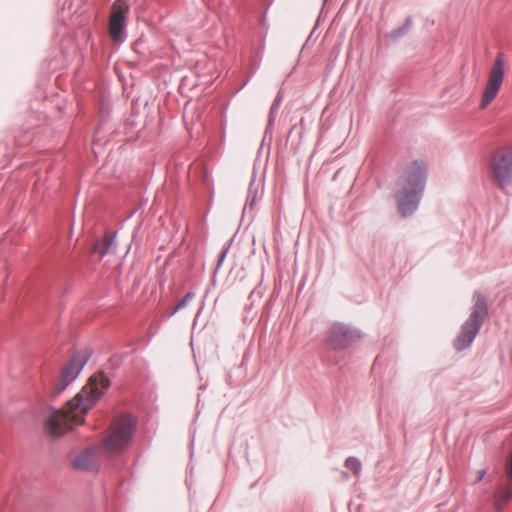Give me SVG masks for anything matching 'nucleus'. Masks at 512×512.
I'll return each instance as SVG.
<instances>
[{"instance_id": "0eeeda50", "label": "nucleus", "mask_w": 512, "mask_h": 512, "mask_svg": "<svg viewBox=\"0 0 512 512\" xmlns=\"http://www.w3.org/2000/svg\"><path fill=\"white\" fill-rule=\"evenodd\" d=\"M85 364V360L79 355L71 357L70 361L63 367L61 374L56 381L53 394L61 393L78 376Z\"/></svg>"}, {"instance_id": "39448f33", "label": "nucleus", "mask_w": 512, "mask_h": 512, "mask_svg": "<svg viewBox=\"0 0 512 512\" xmlns=\"http://www.w3.org/2000/svg\"><path fill=\"white\" fill-rule=\"evenodd\" d=\"M507 62L503 53H498L492 66L488 70L479 107L486 109L497 97L505 78Z\"/></svg>"}, {"instance_id": "2eb2a0df", "label": "nucleus", "mask_w": 512, "mask_h": 512, "mask_svg": "<svg viewBox=\"0 0 512 512\" xmlns=\"http://www.w3.org/2000/svg\"><path fill=\"white\" fill-rule=\"evenodd\" d=\"M506 476L508 482H510L512 480V452L506 463Z\"/></svg>"}, {"instance_id": "20e7f679", "label": "nucleus", "mask_w": 512, "mask_h": 512, "mask_svg": "<svg viewBox=\"0 0 512 512\" xmlns=\"http://www.w3.org/2000/svg\"><path fill=\"white\" fill-rule=\"evenodd\" d=\"M486 314L487 305L484 297L479 294L475 295L472 313L463 324L461 332L454 343L457 350H463L472 343Z\"/></svg>"}, {"instance_id": "dca6fc26", "label": "nucleus", "mask_w": 512, "mask_h": 512, "mask_svg": "<svg viewBox=\"0 0 512 512\" xmlns=\"http://www.w3.org/2000/svg\"><path fill=\"white\" fill-rule=\"evenodd\" d=\"M486 475V470L485 469H480L478 471H476L475 473V479L473 481L474 484L480 482L484 476Z\"/></svg>"}, {"instance_id": "9b49d317", "label": "nucleus", "mask_w": 512, "mask_h": 512, "mask_svg": "<svg viewBox=\"0 0 512 512\" xmlns=\"http://www.w3.org/2000/svg\"><path fill=\"white\" fill-rule=\"evenodd\" d=\"M512 498V486L510 482L500 487L493 497V508L501 511Z\"/></svg>"}, {"instance_id": "6e6552de", "label": "nucleus", "mask_w": 512, "mask_h": 512, "mask_svg": "<svg viewBox=\"0 0 512 512\" xmlns=\"http://www.w3.org/2000/svg\"><path fill=\"white\" fill-rule=\"evenodd\" d=\"M127 12L128 6L124 2L114 3L109 21V33L114 40H119L122 36Z\"/></svg>"}, {"instance_id": "f8f14e48", "label": "nucleus", "mask_w": 512, "mask_h": 512, "mask_svg": "<svg viewBox=\"0 0 512 512\" xmlns=\"http://www.w3.org/2000/svg\"><path fill=\"white\" fill-rule=\"evenodd\" d=\"M116 248L115 236L106 234L104 238L95 243L94 252L104 256L108 253H114Z\"/></svg>"}, {"instance_id": "1a4fd4ad", "label": "nucleus", "mask_w": 512, "mask_h": 512, "mask_svg": "<svg viewBox=\"0 0 512 512\" xmlns=\"http://www.w3.org/2000/svg\"><path fill=\"white\" fill-rule=\"evenodd\" d=\"M354 340V334L344 325L334 324L327 339V343L331 349L340 350L348 347Z\"/></svg>"}, {"instance_id": "7ed1b4c3", "label": "nucleus", "mask_w": 512, "mask_h": 512, "mask_svg": "<svg viewBox=\"0 0 512 512\" xmlns=\"http://www.w3.org/2000/svg\"><path fill=\"white\" fill-rule=\"evenodd\" d=\"M134 422L131 416L123 415L115 419L102 440L101 449L108 454L121 453L132 440Z\"/></svg>"}, {"instance_id": "4468645a", "label": "nucleus", "mask_w": 512, "mask_h": 512, "mask_svg": "<svg viewBox=\"0 0 512 512\" xmlns=\"http://www.w3.org/2000/svg\"><path fill=\"white\" fill-rule=\"evenodd\" d=\"M194 297L193 293H187L184 298L176 305V307L173 309L172 314L176 313L179 309L184 307L190 300H192Z\"/></svg>"}, {"instance_id": "f03ea898", "label": "nucleus", "mask_w": 512, "mask_h": 512, "mask_svg": "<svg viewBox=\"0 0 512 512\" xmlns=\"http://www.w3.org/2000/svg\"><path fill=\"white\" fill-rule=\"evenodd\" d=\"M427 176V166L423 161H413L406 165L399 178L396 190L398 211L402 216L411 215L417 208Z\"/></svg>"}, {"instance_id": "9d476101", "label": "nucleus", "mask_w": 512, "mask_h": 512, "mask_svg": "<svg viewBox=\"0 0 512 512\" xmlns=\"http://www.w3.org/2000/svg\"><path fill=\"white\" fill-rule=\"evenodd\" d=\"M98 465V449L90 447L78 454L73 460V466L79 470H91Z\"/></svg>"}, {"instance_id": "ddd939ff", "label": "nucleus", "mask_w": 512, "mask_h": 512, "mask_svg": "<svg viewBox=\"0 0 512 512\" xmlns=\"http://www.w3.org/2000/svg\"><path fill=\"white\" fill-rule=\"evenodd\" d=\"M345 465L348 469L352 470L354 474H358L361 469V463L357 458H348Z\"/></svg>"}, {"instance_id": "f3484780", "label": "nucleus", "mask_w": 512, "mask_h": 512, "mask_svg": "<svg viewBox=\"0 0 512 512\" xmlns=\"http://www.w3.org/2000/svg\"><path fill=\"white\" fill-rule=\"evenodd\" d=\"M510 485L512 486V483H510Z\"/></svg>"}, {"instance_id": "f257e3e1", "label": "nucleus", "mask_w": 512, "mask_h": 512, "mask_svg": "<svg viewBox=\"0 0 512 512\" xmlns=\"http://www.w3.org/2000/svg\"><path fill=\"white\" fill-rule=\"evenodd\" d=\"M110 386V380L98 373L89 378L82 390L61 410H55L45 423V431L51 437H61L74 426L84 422V416Z\"/></svg>"}, {"instance_id": "423d86ee", "label": "nucleus", "mask_w": 512, "mask_h": 512, "mask_svg": "<svg viewBox=\"0 0 512 512\" xmlns=\"http://www.w3.org/2000/svg\"><path fill=\"white\" fill-rule=\"evenodd\" d=\"M491 180L500 188L506 187L512 181V147L495 151L489 162Z\"/></svg>"}]
</instances>
